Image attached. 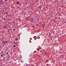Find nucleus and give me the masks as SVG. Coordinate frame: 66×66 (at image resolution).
Returning a JSON list of instances; mask_svg holds the SVG:
<instances>
[{"label": "nucleus", "mask_w": 66, "mask_h": 66, "mask_svg": "<svg viewBox=\"0 0 66 66\" xmlns=\"http://www.w3.org/2000/svg\"><path fill=\"white\" fill-rule=\"evenodd\" d=\"M20 64H19V65H20Z\"/></svg>", "instance_id": "aec40b11"}, {"label": "nucleus", "mask_w": 66, "mask_h": 66, "mask_svg": "<svg viewBox=\"0 0 66 66\" xmlns=\"http://www.w3.org/2000/svg\"><path fill=\"white\" fill-rule=\"evenodd\" d=\"M33 18H31V22H32V21H33Z\"/></svg>", "instance_id": "7ed1b4c3"}, {"label": "nucleus", "mask_w": 66, "mask_h": 66, "mask_svg": "<svg viewBox=\"0 0 66 66\" xmlns=\"http://www.w3.org/2000/svg\"><path fill=\"white\" fill-rule=\"evenodd\" d=\"M2 43H3V44H5V41H3L2 42Z\"/></svg>", "instance_id": "f257e3e1"}, {"label": "nucleus", "mask_w": 66, "mask_h": 66, "mask_svg": "<svg viewBox=\"0 0 66 66\" xmlns=\"http://www.w3.org/2000/svg\"><path fill=\"white\" fill-rule=\"evenodd\" d=\"M45 26V24H44L43 25V27H44Z\"/></svg>", "instance_id": "20e7f679"}, {"label": "nucleus", "mask_w": 66, "mask_h": 66, "mask_svg": "<svg viewBox=\"0 0 66 66\" xmlns=\"http://www.w3.org/2000/svg\"><path fill=\"white\" fill-rule=\"evenodd\" d=\"M3 19H4V20H5V18H3Z\"/></svg>", "instance_id": "9d476101"}, {"label": "nucleus", "mask_w": 66, "mask_h": 66, "mask_svg": "<svg viewBox=\"0 0 66 66\" xmlns=\"http://www.w3.org/2000/svg\"><path fill=\"white\" fill-rule=\"evenodd\" d=\"M4 14H5V13H4Z\"/></svg>", "instance_id": "2eb2a0df"}, {"label": "nucleus", "mask_w": 66, "mask_h": 66, "mask_svg": "<svg viewBox=\"0 0 66 66\" xmlns=\"http://www.w3.org/2000/svg\"><path fill=\"white\" fill-rule=\"evenodd\" d=\"M3 4H2V5H3Z\"/></svg>", "instance_id": "bb28decb"}, {"label": "nucleus", "mask_w": 66, "mask_h": 66, "mask_svg": "<svg viewBox=\"0 0 66 66\" xmlns=\"http://www.w3.org/2000/svg\"><path fill=\"white\" fill-rule=\"evenodd\" d=\"M14 44H15V42H14Z\"/></svg>", "instance_id": "4468645a"}, {"label": "nucleus", "mask_w": 66, "mask_h": 66, "mask_svg": "<svg viewBox=\"0 0 66 66\" xmlns=\"http://www.w3.org/2000/svg\"><path fill=\"white\" fill-rule=\"evenodd\" d=\"M10 30H11V29H10Z\"/></svg>", "instance_id": "393cba45"}, {"label": "nucleus", "mask_w": 66, "mask_h": 66, "mask_svg": "<svg viewBox=\"0 0 66 66\" xmlns=\"http://www.w3.org/2000/svg\"><path fill=\"white\" fill-rule=\"evenodd\" d=\"M1 1H2V0H1Z\"/></svg>", "instance_id": "cd10ccee"}, {"label": "nucleus", "mask_w": 66, "mask_h": 66, "mask_svg": "<svg viewBox=\"0 0 66 66\" xmlns=\"http://www.w3.org/2000/svg\"><path fill=\"white\" fill-rule=\"evenodd\" d=\"M6 1H7V0H6L5 2H6Z\"/></svg>", "instance_id": "a211bd4d"}, {"label": "nucleus", "mask_w": 66, "mask_h": 66, "mask_svg": "<svg viewBox=\"0 0 66 66\" xmlns=\"http://www.w3.org/2000/svg\"><path fill=\"white\" fill-rule=\"evenodd\" d=\"M38 0H36V2H38Z\"/></svg>", "instance_id": "39448f33"}, {"label": "nucleus", "mask_w": 66, "mask_h": 66, "mask_svg": "<svg viewBox=\"0 0 66 66\" xmlns=\"http://www.w3.org/2000/svg\"><path fill=\"white\" fill-rule=\"evenodd\" d=\"M49 35H51V34H50H50H49Z\"/></svg>", "instance_id": "dca6fc26"}, {"label": "nucleus", "mask_w": 66, "mask_h": 66, "mask_svg": "<svg viewBox=\"0 0 66 66\" xmlns=\"http://www.w3.org/2000/svg\"><path fill=\"white\" fill-rule=\"evenodd\" d=\"M8 52H7L6 54H8Z\"/></svg>", "instance_id": "1a4fd4ad"}, {"label": "nucleus", "mask_w": 66, "mask_h": 66, "mask_svg": "<svg viewBox=\"0 0 66 66\" xmlns=\"http://www.w3.org/2000/svg\"><path fill=\"white\" fill-rule=\"evenodd\" d=\"M4 2H3V3H4Z\"/></svg>", "instance_id": "b1692460"}, {"label": "nucleus", "mask_w": 66, "mask_h": 66, "mask_svg": "<svg viewBox=\"0 0 66 66\" xmlns=\"http://www.w3.org/2000/svg\"><path fill=\"white\" fill-rule=\"evenodd\" d=\"M10 63H11V62H10Z\"/></svg>", "instance_id": "f3484780"}, {"label": "nucleus", "mask_w": 66, "mask_h": 66, "mask_svg": "<svg viewBox=\"0 0 66 66\" xmlns=\"http://www.w3.org/2000/svg\"><path fill=\"white\" fill-rule=\"evenodd\" d=\"M40 49H41V47H40Z\"/></svg>", "instance_id": "4be33fe9"}, {"label": "nucleus", "mask_w": 66, "mask_h": 66, "mask_svg": "<svg viewBox=\"0 0 66 66\" xmlns=\"http://www.w3.org/2000/svg\"><path fill=\"white\" fill-rule=\"evenodd\" d=\"M14 21H13V23H14Z\"/></svg>", "instance_id": "412c9836"}, {"label": "nucleus", "mask_w": 66, "mask_h": 66, "mask_svg": "<svg viewBox=\"0 0 66 66\" xmlns=\"http://www.w3.org/2000/svg\"><path fill=\"white\" fill-rule=\"evenodd\" d=\"M3 60H5L4 59H3Z\"/></svg>", "instance_id": "5701e85b"}, {"label": "nucleus", "mask_w": 66, "mask_h": 66, "mask_svg": "<svg viewBox=\"0 0 66 66\" xmlns=\"http://www.w3.org/2000/svg\"><path fill=\"white\" fill-rule=\"evenodd\" d=\"M4 23H5V22H4Z\"/></svg>", "instance_id": "ddd939ff"}, {"label": "nucleus", "mask_w": 66, "mask_h": 66, "mask_svg": "<svg viewBox=\"0 0 66 66\" xmlns=\"http://www.w3.org/2000/svg\"><path fill=\"white\" fill-rule=\"evenodd\" d=\"M8 41H6V43H7V42Z\"/></svg>", "instance_id": "9b49d317"}, {"label": "nucleus", "mask_w": 66, "mask_h": 66, "mask_svg": "<svg viewBox=\"0 0 66 66\" xmlns=\"http://www.w3.org/2000/svg\"><path fill=\"white\" fill-rule=\"evenodd\" d=\"M6 14H7V13H6Z\"/></svg>", "instance_id": "a878e982"}, {"label": "nucleus", "mask_w": 66, "mask_h": 66, "mask_svg": "<svg viewBox=\"0 0 66 66\" xmlns=\"http://www.w3.org/2000/svg\"><path fill=\"white\" fill-rule=\"evenodd\" d=\"M20 3L19 2H16V4H18V5H19Z\"/></svg>", "instance_id": "f03ea898"}, {"label": "nucleus", "mask_w": 66, "mask_h": 66, "mask_svg": "<svg viewBox=\"0 0 66 66\" xmlns=\"http://www.w3.org/2000/svg\"><path fill=\"white\" fill-rule=\"evenodd\" d=\"M8 46H9V45H8Z\"/></svg>", "instance_id": "c85d7f7f"}, {"label": "nucleus", "mask_w": 66, "mask_h": 66, "mask_svg": "<svg viewBox=\"0 0 66 66\" xmlns=\"http://www.w3.org/2000/svg\"><path fill=\"white\" fill-rule=\"evenodd\" d=\"M37 26H38V24H37Z\"/></svg>", "instance_id": "6ab92c4d"}, {"label": "nucleus", "mask_w": 66, "mask_h": 66, "mask_svg": "<svg viewBox=\"0 0 66 66\" xmlns=\"http://www.w3.org/2000/svg\"><path fill=\"white\" fill-rule=\"evenodd\" d=\"M13 30L14 31H15V29H13Z\"/></svg>", "instance_id": "0eeeda50"}, {"label": "nucleus", "mask_w": 66, "mask_h": 66, "mask_svg": "<svg viewBox=\"0 0 66 66\" xmlns=\"http://www.w3.org/2000/svg\"><path fill=\"white\" fill-rule=\"evenodd\" d=\"M15 40H18V39H15Z\"/></svg>", "instance_id": "6e6552de"}, {"label": "nucleus", "mask_w": 66, "mask_h": 66, "mask_svg": "<svg viewBox=\"0 0 66 66\" xmlns=\"http://www.w3.org/2000/svg\"><path fill=\"white\" fill-rule=\"evenodd\" d=\"M13 47H16V46H15V45H13Z\"/></svg>", "instance_id": "423d86ee"}, {"label": "nucleus", "mask_w": 66, "mask_h": 66, "mask_svg": "<svg viewBox=\"0 0 66 66\" xmlns=\"http://www.w3.org/2000/svg\"><path fill=\"white\" fill-rule=\"evenodd\" d=\"M6 26H5L4 28H6Z\"/></svg>", "instance_id": "f8f14e48"}]
</instances>
